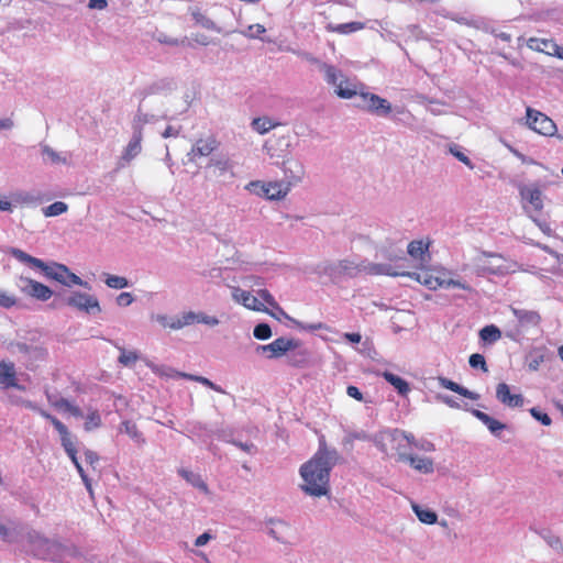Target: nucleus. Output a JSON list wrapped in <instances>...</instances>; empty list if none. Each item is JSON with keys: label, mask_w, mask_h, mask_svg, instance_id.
I'll use <instances>...</instances> for the list:
<instances>
[{"label": "nucleus", "mask_w": 563, "mask_h": 563, "mask_svg": "<svg viewBox=\"0 0 563 563\" xmlns=\"http://www.w3.org/2000/svg\"><path fill=\"white\" fill-rule=\"evenodd\" d=\"M406 462L416 471L422 474H431L434 471L433 461L429 457H421L418 455L410 454L409 457H405Z\"/></svg>", "instance_id": "nucleus-34"}, {"label": "nucleus", "mask_w": 563, "mask_h": 563, "mask_svg": "<svg viewBox=\"0 0 563 563\" xmlns=\"http://www.w3.org/2000/svg\"><path fill=\"white\" fill-rule=\"evenodd\" d=\"M544 541L553 549L561 550L563 552V545L560 538L551 532L542 533Z\"/></svg>", "instance_id": "nucleus-58"}, {"label": "nucleus", "mask_w": 563, "mask_h": 563, "mask_svg": "<svg viewBox=\"0 0 563 563\" xmlns=\"http://www.w3.org/2000/svg\"><path fill=\"white\" fill-rule=\"evenodd\" d=\"M527 123L530 129L545 136H552L556 132L552 119L531 108H527Z\"/></svg>", "instance_id": "nucleus-11"}, {"label": "nucleus", "mask_w": 563, "mask_h": 563, "mask_svg": "<svg viewBox=\"0 0 563 563\" xmlns=\"http://www.w3.org/2000/svg\"><path fill=\"white\" fill-rule=\"evenodd\" d=\"M192 19L196 21L197 24H199L201 27L211 30L218 33H223L222 27L218 26L211 19L206 16L203 13H201L198 10H195L191 12Z\"/></svg>", "instance_id": "nucleus-42"}, {"label": "nucleus", "mask_w": 563, "mask_h": 563, "mask_svg": "<svg viewBox=\"0 0 563 563\" xmlns=\"http://www.w3.org/2000/svg\"><path fill=\"white\" fill-rule=\"evenodd\" d=\"M16 303V300L13 296L7 294L5 291H0V307L11 308Z\"/></svg>", "instance_id": "nucleus-61"}, {"label": "nucleus", "mask_w": 563, "mask_h": 563, "mask_svg": "<svg viewBox=\"0 0 563 563\" xmlns=\"http://www.w3.org/2000/svg\"><path fill=\"white\" fill-rule=\"evenodd\" d=\"M156 117L154 114L144 113L142 111V104L140 103L137 111L132 121V131H135V126L140 125V133H143V128L145 124L154 122Z\"/></svg>", "instance_id": "nucleus-44"}, {"label": "nucleus", "mask_w": 563, "mask_h": 563, "mask_svg": "<svg viewBox=\"0 0 563 563\" xmlns=\"http://www.w3.org/2000/svg\"><path fill=\"white\" fill-rule=\"evenodd\" d=\"M253 130L258 132L260 134H266L272 129L278 125L277 122H274L272 119L267 117L255 118L251 123Z\"/></svg>", "instance_id": "nucleus-43"}, {"label": "nucleus", "mask_w": 563, "mask_h": 563, "mask_svg": "<svg viewBox=\"0 0 563 563\" xmlns=\"http://www.w3.org/2000/svg\"><path fill=\"white\" fill-rule=\"evenodd\" d=\"M555 44L556 43L553 40H548V38L530 37L527 41V46L530 49H533V51H537V52H541V53H545L548 55H549V52L554 49Z\"/></svg>", "instance_id": "nucleus-38"}, {"label": "nucleus", "mask_w": 563, "mask_h": 563, "mask_svg": "<svg viewBox=\"0 0 563 563\" xmlns=\"http://www.w3.org/2000/svg\"><path fill=\"white\" fill-rule=\"evenodd\" d=\"M258 297L263 299L264 302H266L268 306L274 308L275 310L279 311L280 314L284 316V318L290 319V317L279 307L275 298L272 296V294L267 289H260L257 291Z\"/></svg>", "instance_id": "nucleus-50"}, {"label": "nucleus", "mask_w": 563, "mask_h": 563, "mask_svg": "<svg viewBox=\"0 0 563 563\" xmlns=\"http://www.w3.org/2000/svg\"><path fill=\"white\" fill-rule=\"evenodd\" d=\"M114 346L121 352L119 363L123 366H132L137 360L139 355L135 351H126L124 347L114 343Z\"/></svg>", "instance_id": "nucleus-47"}, {"label": "nucleus", "mask_w": 563, "mask_h": 563, "mask_svg": "<svg viewBox=\"0 0 563 563\" xmlns=\"http://www.w3.org/2000/svg\"><path fill=\"white\" fill-rule=\"evenodd\" d=\"M13 353L23 355L26 362L43 361L47 356V351L40 345H30L24 342L11 343Z\"/></svg>", "instance_id": "nucleus-19"}, {"label": "nucleus", "mask_w": 563, "mask_h": 563, "mask_svg": "<svg viewBox=\"0 0 563 563\" xmlns=\"http://www.w3.org/2000/svg\"><path fill=\"white\" fill-rule=\"evenodd\" d=\"M26 542L30 553L41 560L62 562L67 554L74 551V549L48 539L36 530L27 531Z\"/></svg>", "instance_id": "nucleus-2"}, {"label": "nucleus", "mask_w": 563, "mask_h": 563, "mask_svg": "<svg viewBox=\"0 0 563 563\" xmlns=\"http://www.w3.org/2000/svg\"><path fill=\"white\" fill-rule=\"evenodd\" d=\"M283 172L286 180L285 185H289V189L299 184L305 176V166L297 158H287L283 162Z\"/></svg>", "instance_id": "nucleus-15"}, {"label": "nucleus", "mask_w": 563, "mask_h": 563, "mask_svg": "<svg viewBox=\"0 0 563 563\" xmlns=\"http://www.w3.org/2000/svg\"><path fill=\"white\" fill-rule=\"evenodd\" d=\"M479 338L484 343L493 344L501 338V331L494 324L485 325L479 331Z\"/></svg>", "instance_id": "nucleus-40"}, {"label": "nucleus", "mask_w": 563, "mask_h": 563, "mask_svg": "<svg viewBox=\"0 0 563 563\" xmlns=\"http://www.w3.org/2000/svg\"><path fill=\"white\" fill-rule=\"evenodd\" d=\"M266 32V29L262 24H252L249 25L247 30L241 31L240 33L245 37L250 38H262L261 35Z\"/></svg>", "instance_id": "nucleus-54"}, {"label": "nucleus", "mask_w": 563, "mask_h": 563, "mask_svg": "<svg viewBox=\"0 0 563 563\" xmlns=\"http://www.w3.org/2000/svg\"><path fill=\"white\" fill-rule=\"evenodd\" d=\"M232 298L242 303L245 308L254 310V311H263L268 312L266 307L258 298L252 295L250 291L235 287L232 289Z\"/></svg>", "instance_id": "nucleus-21"}, {"label": "nucleus", "mask_w": 563, "mask_h": 563, "mask_svg": "<svg viewBox=\"0 0 563 563\" xmlns=\"http://www.w3.org/2000/svg\"><path fill=\"white\" fill-rule=\"evenodd\" d=\"M427 110L433 114V115H441V114H444L445 112L442 110V103L438 102V101H434V100H430L429 101V106L427 107Z\"/></svg>", "instance_id": "nucleus-64"}, {"label": "nucleus", "mask_w": 563, "mask_h": 563, "mask_svg": "<svg viewBox=\"0 0 563 563\" xmlns=\"http://www.w3.org/2000/svg\"><path fill=\"white\" fill-rule=\"evenodd\" d=\"M470 366L472 368H479L484 373L488 372V367L485 361V357L479 353H474L468 358Z\"/></svg>", "instance_id": "nucleus-56"}, {"label": "nucleus", "mask_w": 563, "mask_h": 563, "mask_svg": "<svg viewBox=\"0 0 563 563\" xmlns=\"http://www.w3.org/2000/svg\"><path fill=\"white\" fill-rule=\"evenodd\" d=\"M365 24L363 22H347V23H341L336 24L334 26H329V29L333 32L340 33V34H350L356 31H360L364 29Z\"/></svg>", "instance_id": "nucleus-46"}, {"label": "nucleus", "mask_w": 563, "mask_h": 563, "mask_svg": "<svg viewBox=\"0 0 563 563\" xmlns=\"http://www.w3.org/2000/svg\"><path fill=\"white\" fill-rule=\"evenodd\" d=\"M511 311L522 327H536L541 320L539 313L533 310L511 307Z\"/></svg>", "instance_id": "nucleus-33"}, {"label": "nucleus", "mask_w": 563, "mask_h": 563, "mask_svg": "<svg viewBox=\"0 0 563 563\" xmlns=\"http://www.w3.org/2000/svg\"><path fill=\"white\" fill-rule=\"evenodd\" d=\"M16 286L25 295L41 301L48 300L53 295V291L47 286L24 276L18 279Z\"/></svg>", "instance_id": "nucleus-12"}, {"label": "nucleus", "mask_w": 563, "mask_h": 563, "mask_svg": "<svg viewBox=\"0 0 563 563\" xmlns=\"http://www.w3.org/2000/svg\"><path fill=\"white\" fill-rule=\"evenodd\" d=\"M68 210V206L63 201H55L52 205L43 209L45 217H56L65 213Z\"/></svg>", "instance_id": "nucleus-49"}, {"label": "nucleus", "mask_w": 563, "mask_h": 563, "mask_svg": "<svg viewBox=\"0 0 563 563\" xmlns=\"http://www.w3.org/2000/svg\"><path fill=\"white\" fill-rule=\"evenodd\" d=\"M101 424V418H100V415L98 413V411H91L87 418H86V422H85V430L86 431H90L95 428H98L100 427Z\"/></svg>", "instance_id": "nucleus-57"}, {"label": "nucleus", "mask_w": 563, "mask_h": 563, "mask_svg": "<svg viewBox=\"0 0 563 563\" xmlns=\"http://www.w3.org/2000/svg\"><path fill=\"white\" fill-rule=\"evenodd\" d=\"M272 334L273 333L269 324L265 322L258 323L257 325H255L253 330L254 338L262 341L268 340L272 336Z\"/></svg>", "instance_id": "nucleus-51"}, {"label": "nucleus", "mask_w": 563, "mask_h": 563, "mask_svg": "<svg viewBox=\"0 0 563 563\" xmlns=\"http://www.w3.org/2000/svg\"><path fill=\"white\" fill-rule=\"evenodd\" d=\"M40 152H41L42 161L44 164H51V165H58V164L67 165L68 164V155L67 154L59 153L47 144L41 143Z\"/></svg>", "instance_id": "nucleus-29"}, {"label": "nucleus", "mask_w": 563, "mask_h": 563, "mask_svg": "<svg viewBox=\"0 0 563 563\" xmlns=\"http://www.w3.org/2000/svg\"><path fill=\"white\" fill-rule=\"evenodd\" d=\"M209 168H213V175L218 178H233L234 163L223 154L213 155L208 164Z\"/></svg>", "instance_id": "nucleus-18"}, {"label": "nucleus", "mask_w": 563, "mask_h": 563, "mask_svg": "<svg viewBox=\"0 0 563 563\" xmlns=\"http://www.w3.org/2000/svg\"><path fill=\"white\" fill-rule=\"evenodd\" d=\"M10 254L19 262L24 263L32 268L40 269L46 278L56 280L60 284L64 282V273H62V269L59 268H66V265L58 263L46 264L42 260L33 257L16 247H12L10 250Z\"/></svg>", "instance_id": "nucleus-4"}, {"label": "nucleus", "mask_w": 563, "mask_h": 563, "mask_svg": "<svg viewBox=\"0 0 563 563\" xmlns=\"http://www.w3.org/2000/svg\"><path fill=\"white\" fill-rule=\"evenodd\" d=\"M531 219L545 235L551 236L553 234V231L547 221H542L536 217H531Z\"/></svg>", "instance_id": "nucleus-63"}, {"label": "nucleus", "mask_w": 563, "mask_h": 563, "mask_svg": "<svg viewBox=\"0 0 563 563\" xmlns=\"http://www.w3.org/2000/svg\"><path fill=\"white\" fill-rule=\"evenodd\" d=\"M21 534L20 523L10 518H0V540L5 543H14Z\"/></svg>", "instance_id": "nucleus-24"}, {"label": "nucleus", "mask_w": 563, "mask_h": 563, "mask_svg": "<svg viewBox=\"0 0 563 563\" xmlns=\"http://www.w3.org/2000/svg\"><path fill=\"white\" fill-rule=\"evenodd\" d=\"M361 102L356 106L378 117H388L393 110L391 104L378 95L360 92Z\"/></svg>", "instance_id": "nucleus-10"}, {"label": "nucleus", "mask_w": 563, "mask_h": 563, "mask_svg": "<svg viewBox=\"0 0 563 563\" xmlns=\"http://www.w3.org/2000/svg\"><path fill=\"white\" fill-rule=\"evenodd\" d=\"M338 97L342 99H351L355 96L360 97V90L357 82L344 77L334 89Z\"/></svg>", "instance_id": "nucleus-32"}, {"label": "nucleus", "mask_w": 563, "mask_h": 563, "mask_svg": "<svg viewBox=\"0 0 563 563\" xmlns=\"http://www.w3.org/2000/svg\"><path fill=\"white\" fill-rule=\"evenodd\" d=\"M175 81L172 78H161L144 89H142L139 93L143 99H145L147 96L151 95H158V93H167L175 89Z\"/></svg>", "instance_id": "nucleus-27"}, {"label": "nucleus", "mask_w": 563, "mask_h": 563, "mask_svg": "<svg viewBox=\"0 0 563 563\" xmlns=\"http://www.w3.org/2000/svg\"><path fill=\"white\" fill-rule=\"evenodd\" d=\"M142 139L143 133H140V125L135 126V131H132V137L128 145L125 146L122 155L121 162L130 163L133 158H135L142 151Z\"/></svg>", "instance_id": "nucleus-25"}, {"label": "nucleus", "mask_w": 563, "mask_h": 563, "mask_svg": "<svg viewBox=\"0 0 563 563\" xmlns=\"http://www.w3.org/2000/svg\"><path fill=\"white\" fill-rule=\"evenodd\" d=\"M62 446L64 448L65 452L69 456V459H74L75 454H77V450L75 448V443L73 440V437L69 433L60 437Z\"/></svg>", "instance_id": "nucleus-53"}, {"label": "nucleus", "mask_w": 563, "mask_h": 563, "mask_svg": "<svg viewBox=\"0 0 563 563\" xmlns=\"http://www.w3.org/2000/svg\"><path fill=\"white\" fill-rule=\"evenodd\" d=\"M522 200L529 202L536 211L543 209L542 191L536 185H522L519 187Z\"/></svg>", "instance_id": "nucleus-26"}, {"label": "nucleus", "mask_w": 563, "mask_h": 563, "mask_svg": "<svg viewBox=\"0 0 563 563\" xmlns=\"http://www.w3.org/2000/svg\"><path fill=\"white\" fill-rule=\"evenodd\" d=\"M157 322L164 328H169L172 330H180L185 327L191 325L196 323L197 317L196 312L188 311L184 312L177 317H168L166 314H157Z\"/></svg>", "instance_id": "nucleus-17"}, {"label": "nucleus", "mask_w": 563, "mask_h": 563, "mask_svg": "<svg viewBox=\"0 0 563 563\" xmlns=\"http://www.w3.org/2000/svg\"><path fill=\"white\" fill-rule=\"evenodd\" d=\"M496 398L509 408H520L525 405V397L521 394H511L506 383H499L496 387Z\"/></svg>", "instance_id": "nucleus-20"}, {"label": "nucleus", "mask_w": 563, "mask_h": 563, "mask_svg": "<svg viewBox=\"0 0 563 563\" xmlns=\"http://www.w3.org/2000/svg\"><path fill=\"white\" fill-rule=\"evenodd\" d=\"M266 532L269 537L283 544L290 543V525L279 518H269L265 521Z\"/></svg>", "instance_id": "nucleus-14"}, {"label": "nucleus", "mask_w": 563, "mask_h": 563, "mask_svg": "<svg viewBox=\"0 0 563 563\" xmlns=\"http://www.w3.org/2000/svg\"><path fill=\"white\" fill-rule=\"evenodd\" d=\"M307 60L312 64H316L319 71L323 74L324 81L332 86L334 89L338 87L339 82L345 77L341 69L336 68L333 65L321 62L320 59L307 55Z\"/></svg>", "instance_id": "nucleus-16"}, {"label": "nucleus", "mask_w": 563, "mask_h": 563, "mask_svg": "<svg viewBox=\"0 0 563 563\" xmlns=\"http://www.w3.org/2000/svg\"><path fill=\"white\" fill-rule=\"evenodd\" d=\"M288 364L295 367H302L307 364L309 358V353L306 349L299 347L289 351L287 354Z\"/></svg>", "instance_id": "nucleus-35"}, {"label": "nucleus", "mask_w": 563, "mask_h": 563, "mask_svg": "<svg viewBox=\"0 0 563 563\" xmlns=\"http://www.w3.org/2000/svg\"><path fill=\"white\" fill-rule=\"evenodd\" d=\"M405 438V431L402 430H386L376 435L375 444L383 453L389 454L390 451H394L398 461L406 462L405 457H409L411 453L408 452Z\"/></svg>", "instance_id": "nucleus-3"}, {"label": "nucleus", "mask_w": 563, "mask_h": 563, "mask_svg": "<svg viewBox=\"0 0 563 563\" xmlns=\"http://www.w3.org/2000/svg\"><path fill=\"white\" fill-rule=\"evenodd\" d=\"M299 340L280 336L269 344H257L255 352L256 354H263L266 355L267 358L273 360L286 355L289 351L299 347Z\"/></svg>", "instance_id": "nucleus-7"}, {"label": "nucleus", "mask_w": 563, "mask_h": 563, "mask_svg": "<svg viewBox=\"0 0 563 563\" xmlns=\"http://www.w3.org/2000/svg\"><path fill=\"white\" fill-rule=\"evenodd\" d=\"M438 382H439V385L445 389H449L451 391H454L465 398H468V399H472V400H477L479 399V395L477 393H474L467 388H465L464 386L446 378V377H443V376H439L438 377Z\"/></svg>", "instance_id": "nucleus-31"}, {"label": "nucleus", "mask_w": 563, "mask_h": 563, "mask_svg": "<svg viewBox=\"0 0 563 563\" xmlns=\"http://www.w3.org/2000/svg\"><path fill=\"white\" fill-rule=\"evenodd\" d=\"M219 146V142L214 137H207L198 140L188 153L190 162H195L197 156H209Z\"/></svg>", "instance_id": "nucleus-23"}, {"label": "nucleus", "mask_w": 563, "mask_h": 563, "mask_svg": "<svg viewBox=\"0 0 563 563\" xmlns=\"http://www.w3.org/2000/svg\"><path fill=\"white\" fill-rule=\"evenodd\" d=\"M245 189L258 197L267 198L268 200H280L289 192V185L284 181L264 183L262 180H252Z\"/></svg>", "instance_id": "nucleus-6"}, {"label": "nucleus", "mask_w": 563, "mask_h": 563, "mask_svg": "<svg viewBox=\"0 0 563 563\" xmlns=\"http://www.w3.org/2000/svg\"><path fill=\"white\" fill-rule=\"evenodd\" d=\"M179 475L185 478L190 485L201 490L203 494H209L208 485L201 478L199 474L187 471L185 468H180L178 471Z\"/></svg>", "instance_id": "nucleus-37"}, {"label": "nucleus", "mask_w": 563, "mask_h": 563, "mask_svg": "<svg viewBox=\"0 0 563 563\" xmlns=\"http://www.w3.org/2000/svg\"><path fill=\"white\" fill-rule=\"evenodd\" d=\"M119 431L128 434L133 441H135L139 444H143L145 442L136 424L129 420H125L121 423Z\"/></svg>", "instance_id": "nucleus-41"}, {"label": "nucleus", "mask_w": 563, "mask_h": 563, "mask_svg": "<svg viewBox=\"0 0 563 563\" xmlns=\"http://www.w3.org/2000/svg\"><path fill=\"white\" fill-rule=\"evenodd\" d=\"M382 375L385 380L388 382L398 391L399 395L406 396L409 393V384L400 376H397L390 372H384Z\"/></svg>", "instance_id": "nucleus-36"}, {"label": "nucleus", "mask_w": 563, "mask_h": 563, "mask_svg": "<svg viewBox=\"0 0 563 563\" xmlns=\"http://www.w3.org/2000/svg\"><path fill=\"white\" fill-rule=\"evenodd\" d=\"M363 273L372 276L386 275L391 277L405 276L406 272H398L394 266L386 263H372L364 260Z\"/></svg>", "instance_id": "nucleus-22"}, {"label": "nucleus", "mask_w": 563, "mask_h": 563, "mask_svg": "<svg viewBox=\"0 0 563 563\" xmlns=\"http://www.w3.org/2000/svg\"><path fill=\"white\" fill-rule=\"evenodd\" d=\"M530 415L538 420L543 426H550L552 423V419L545 412L540 411L538 408L533 407L529 410Z\"/></svg>", "instance_id": "nucleus-59"}, {"label": "nucleus", "mask_w": 563, "mask_h": 563, "mask_svg": "<svg viewBox=\"0 0 563 563\" xmlns=\"http://www.w3.org/2000/svg\"><path fill=\"white\" fill-rule=\"evenodd\" d=\"M477 274L479 276L490 275H505L509 268L505 265V260L499 254L483 252L482 257L478 260Z\"/></svg>", "instance_id": "nucleus-9"}, {"label": "nucleus", "mask_w": 563, "mask_h": 563, "mask_svg": "<svg viewBox=\"0 0 563 563\" xmlns=\"http://www.w3.org/2000/svg\"><path fill=\"white\" fill-rule=\"evenodd\" d=\"M411 508H412L413 512L416 514V516L418 517V519L422 523L433 525L437 522L438 515L435 511H433L429 508H423L422 506H420L418 504H412Z\"/></svg>", "instance_id": "nucleus-39"}, {"label": "nucleus", "mask_w": 563, "mask_h": 563, "mask_svg": "<svg viewBox=\"0 0 563 563\" xmlns=\"http://www.w3.org/2000/svg\"><path fill=\"white\" fill-rule=\"evenodd\" d=\"M196 323H203L210 327H216L219 324V319L217 317L208 316L203 312H196Z\"/></svg>", "instance_id": "nucleus-60"}, {"label": "nucleus", "mask_w": 563, "mask_h": 563, "mask_svg": "<svg viewBox=\"0 0 563 563\" xmlns=\"http://www.w3.org/2000/svg\"><path fill=\"white\" fill-rule=\"evenodd\" d=\"M104 283L109 288L123 289L129 287V280L123 276L104 274Z\"/></svg>", "instance_id": "nucleus-48"}, {"label": "nucleus", "mask_w": 563, "mask_h": 563, "mask_svg": "<svg viewBox=\"0 0 563 563\" xmlns=\"http://www.w3.org/2000/svg\"><path fill=\"white\" fill-rule=\"evenodd\" d=\"M363 265L364 260L355 262L353 260L345 258L324 265L323 273L333 279L343 276L353 278L363 273Z\"/></svg>", "instance_id": "nucleus-8"}, {"label": "nucleus", "mask_w": 563, "mask_h": 563, "mask_svg": "<svg viewBox=\"0 0 563 563\" xmlns=\"http://www.w3.org/2000/svg\"><path fill=\"white\" fill-rule=\"evenodd\" d=\"M449 152L461 163L465 164L468 168L473 169L474 165L471 159L466 156V154L461 150V147L456 144L449 146Z\"/></svg>", "instance_id": "nucleus-52"}, {"label": "nucleus", "mask_w": 563, "mask_h": 563, "mask_svg": "<svg viewBox=\"0 0 563 563\" xmlns=\"http://www.w3.org/2000/svg\"><path fill=\"white\" fill-rule=\"evenodd\" d=\"M470 411L475 418L484 423L489 432L495 437H500V432L507 429L506 423L498 421L478 409H470Z\"/></svg>", "instance_id": "nucleus-28"}, {"label": "nucleus", "mask_w": 563, "mask_h": 563, "mask_svg": "<svg viewBox=\"0 0 563 563\" xmlns=\"http://www.w3.org/2000/svg\"><path fill=\"white\" fill-rule=\"evenodd\" d=\"M18 387L14 364L11 362H0V388L8 389Z\"/></svg>", "instance_id": "nucleus-30"}, {"label": "nucleus", "mask_w": 563, "mask_h": 563, "mask_svg": "<svg viewBox=\"0 0 563 563\" xmlns=\"http://www.w3.org/2000/svg\"><path fill=\"white\" fill-rule=\"evenodd\" d=\"M339 459V452L329 448L324 438L321 437L316 454L300 467V475L305 482L301 486L302 490L313 497L328 495L330 472Z\"/></svg>", "instance_id": "nucleus-1"}, {"label": "nucleus", "mask_w": 563, "mask_h": 563, "mask_svg": "<svg viewBox=\"0 0 563 563\" xmlns=\"http://www.w3.org/2000/svg\"><path fill=\"white\" fill-rule=\"evenodd\" d=\"M134 301V297L131 292H121L117 297V303L121 307H128Z\"/></svg>", "instance_id": "nucleus-62"}, {"label": "nucleus", "mask_w": 563, "mask_h": 563, "mask_svg": "<svg viewBox=\"0 0 563 563\" xmlns=\"http://www.w3.org/2000/svg\"><path fill=\"white\" fill-rule=\"evenodd\" d=\"M60 269H62V273H64V282H62V285L67 286V287L77 285V286L85 287L87 289L91 288L87 282L82 280L79 276L71 273L67 266H66V268H60Z\"/></svg>", "instance_id": "nucleus-45"}, {"label": "nucleus", "mask_w": 563, "mask_h": 563, "mask_svg": "<svg viewBox=\"0 0 563 563\" xmlns=\"http://www.w3.org/2000/svg\"><path fill=\"white\" fill-rule=\"evenodd\" d=\"M408 254L415 258L421 257L422 254L427 251V246L422 241H411L408 244Z\"/></svg>", "instance_id": "nucleus-55"}, {"label": "nucleus", "mask_w": 563, "mask_h": 563, "mask_svg": "<svg viewBox=\"0 0 563 563\" xmlns=\"http://www.w3.org/2000/svg\"><path fill=\"white\" fill-rule=\"evenodd\" d=\"M405 276H408L421 285H424L431 290H435L438 288H451V287H457L464 290H472L471 286L466 283H463L457 279L452 278H445L444 274L442 275H434L430 271H421V272H412V273H406Z\"/></svg>", "instance_id": "nucleus-5"}, {"label": "nucleus", "mask_w": 563, "mask_h": 563, "mask_svg": "<svg viewBox=\"0 0 563 563\" xmlns=\"http://www.w3.org/2000/svg\"><path fill=\"white\" fill-rule=\"evenodd\" d=\"M66 303L87 313H96L101 311L99 301L95 296L80 291H74L71 296L66 299Z\"/></svg>", "instance_id": "nucleus-13"}]
</instances>
